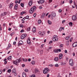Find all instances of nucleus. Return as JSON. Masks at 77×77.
Instances as JSON below:
<instances>
[{"label": "nucleus", "mask_w": 77, "mask_h": 77, "mask_svg": "<svg viewBox=\"0 0 77 77\" xmlns=\"http://www.w3.org/2000/svg\"><path fill=\"white\" fill-rule=\"evenodd\" d=\"M12 59V56H10L8 57L7 58V60H10Z\"/></svg>", "instance_id": "obj_21"}, {"label": "nucleus", "mask_w": 77, "mask_h": 77, "mask_svg": "<svg viewBox=\"0 0 77 77\" xmlns=\"http://www.w3.org/2000/svg\"><path fill=\"white\" fill-rule=\"evenodd\" d=\"M24 32V29H22L20 31V32H21V33H23V32Z\"/></svg>", "instance_id": "obj_38"}, {"label": "nucleus", "mask_w": 77, "mask_h": 77, "mask_svg": "<svg viewBox=\"0 0 77 77\" xmlns=\"http://www.w3.org/2000/svg\"><path fill=\"white\" fill-rule=\"evenodd\" d=\"M48 23L49 24H51V22L50 20H48Z\"/></svg>", "instance_id": "obj_33"}, {"label": "nucleus", "mask_w": 77, "mask_h": 77, "mask_svg": "<svg viewBox=\"0 0 77 77\" xmlns=\"http://www.w3.org/2000/svg\"><path fill=\"white\" fill-rule=\"evenodd\" d=\"M14 9L15 10H17V7L14 6Z\"/></svg>", "instance_id": "obj_44"}, {"label": "nucleus", "mask_w": 77, "mask_h": 77, "mask_svg": "<svg viewBox=\"0 0 77 77\" xmlns=\"http://www.w3.org/2000/svg\"><path fill=\"white\" fill-rule=\"evenodd\" d=\"M19 43L20 44V45H23V41L20 40L19 41Z\"/></svg>", "instance_id": "obj_19"}, {"label": "nucleus", "mask_w": 77, "mask_h": 77, "mask_svg": "<svg viewBox=\"0 0 77 77\" xmlns=\"http://www.w3.org/2000/svg\"><path fill=\"white\" fill-rule=\"evenodd\" d=\"M73 2L72 0H70V2H69V3H70V4H71V3H72Z\"/></svg>", "instance_id": "obj_40"}, {"label": "nucleus", "mask_w": 77, "mask_h": 77, "mask_svg": "<svg viewBox=\"0 0 77 77\" xmlns=\"http://www.w3.org/2000/svg\"><path fill=\"white\" fill-rule=\"evenodd\" d=\"M73 47H77V42H75L72 44Z\"/></svg>", "instance_id": "obj_11"}, {"label": "nucleus", "mask_w": 77, "mask_h": 77, "mask_svg": "<svg viewBox=\"0 0 77 77\" xmlns=\"http://www.w3.org/2000/svg\"><path fill=\"white\" fill-rule=\"evenodd\" d=\"M41 54H42V53H43V51L42 50L41 51Z\"/></svg>", "instance_id": "obj_63"}, {"label": "nucleus", "mask_w": 77, "mask_h": 77, "mask_svg": "<svg viewBox=\"0 0 77 77\" xmlns=\"http://www.w3.org/2000/svg\"><path fill=\"white\" fill-rule=\"evenodd\" d=\"M23 60V62H27V60L26 59H22Z\"/></svg>", "instance_id": "obj_27"}, {"label": "nucleus", "mask_w": 77, "mask_h": 77, "mask_svg": "<svg viewBox=\"0 0 77 77\" xmlns=\"http://www.w3.org/2000/svg\"><path fill=\"white\" fill-rule=\"evenodd\" d=\"M7 72L9 73H11V69H8V70Z\"/></svg>", "instance_id": "obj_29"}, {"label": "nucleus", "mask_w": 77, "mask_h": 77, "mask_svg": "<svg viewBox=\"0 0 77 77\" xmlns=\"http://www.w3.org/2000/svg\"><path fill=\"white\" fill-rule=\"evenodd\" d=\"M60 47H61L62 48H63V45L62 44L60 45Z\"/></svg>", "instance_id": "obj_43"}, {"label": "nucleus", "mask_w": 77, "mask_h": 77, "mask_svg": "<svg viewBox=\"0 0 77 77\" xmlns=\"http://www.w3.org/2000/svg\"><path fill=\"white\" fill-rule=\"evenodd\" d=\"M65 22V20H64L62 21V23L63 24Z\"/></svg>", "instance_id": "obj_57"}, {"label": "nucleus", "mask_w": 77, "mask_h": 77, "mask_svg": "<svg viewBox=\"0 0 77 77\" xmlns=\"http://www.w3.org/2000/svg\"><path fill=\"white\" fill-rule=\"evenodd\" d=\"M20 6L21 7H24V4L21 3L20 4Z\"/></svg>", "instance_id": "obj_35"}, {"label": "nucleus", "mask_w": 77, "mask_h": 77, "mask_svg": "<svg viewBox=\"0 0 77 77\" xmlns=\"http://www.w3.org/2000/svg\"><path fill=\"white\" fill-rule=\"evenodd\" d=\"M54 60L55 61H56V62H57V61H58V57H56L55 58Z\"/></svg>", "instance_id": "obj_24"}, {"label": "nucleus", "mask_w": 77, "mask_h": 77, "mask_svg": "<svg viewBox=\"0 0 77 77\" xmlns=\"http://www.w3.org/2000/svg\"><path fill=\"white\" fill-rule=\"evenodd\" d=\"M52 47H49L48 48L49 50H51L52 48Z\"/></svg>", "instance_id": "obj_61"}, {"label": "nucleus", "mask_w": 77, "mask_h": 77, "mask_svg": "<svg viewBox=\"0 0 77 77\" xmlns=\"http://www.w3.org/2000/svg\"><path fill=\"white\" fill-rule=\"evenodd\" d=\"M66 45H69V42L68 41L66 42Z\"/></svg>", "instance_id": "obj_41"}, {"label": "nucleus", "mask_w": 77, "mask_h": 77, "mask_svg": "<svg viewBox=\"0 0 77 77\" xmlns=\"http://www.w3.org/2000/svg\"><path fill=\"white\" fill-rule=\"evenodd\" d=\"M49 66L52 67L53 66V64H50L49 65Z\"/></svg>", "instance_id": "obj_50"}, {"label": "nucleus", "mask_w": 77, "mask_h": 77, "mask_svg": "<svg viewBox=\"0 0 77 77\" xmlns=\"http://www.w3.org/2000/svg\"><path fill=\"white\" fill-rule=\"evenodd\" d=\"M51 15H52L53 17H56V13L54 12H52V13H51Z\"/></svg>", "instance_id": "obj_16"}, {"label": "nucleus", "mask_w": 77, "mask_h": 77, "mask_svg": "<svg viewBox=\"0 0 77 77\" xmlns=\"http://www.w3.org/2000/svg\"><path fill=\"white\" fill-rule=\"evenodd\" d=\"M45 2V1L44 0H39V1H37V2L38 4H42V3H44Z\"/></svg>", "instance_id": "obj_6"}, {"label": "nucleus", "mask_w": 77, "mask_h": 77, "mask_svg": "<svg viewBox=\"0 0 77 77\" xmlns=\"http://www.w3.org/2000/svg\"><path fill=\"white\" fill-rule=\"evenodd\" d=\"M69 64L71 66H73V65H74V63H73L72 59H70L69 60Z\"/></svg>", "instance_id": "obj_4"}, {"label": "nucleus", "mask_w": 77, "mask_h": 77, "mask_svg": "<svg viewBox=\"0 0 77 77\" xmlns=\"http://www.w3.org/2000/svg\"><path fill=\"white\" fill-rule=\"evenodd\" d=\"M62 28H61L60 27L59 29V31H60V32H61V31H62Z\"/></svg>", "instance_id": "obj_45"}, {"label": "nucleus", "mask_w": 77, "mask_h": 77, "mask_svg": "<svg viewBox=\"0 0 77 77\" xmlns=\"http://www.w3.org/2000/svg\"><path fill=\"white\" fill-rule=\"evenodd\" d=\"M26 37V35L25 34H22L21 36V39H24V38Z\"/></svg>", "instance_id": "obj_8"}, {"label": "nucleus", "mask_w": 77, "mask_h": 77, "mask_svg": "<svg viewBox=\"0 0 77 77\" xmlns=\"http://www.w3.org/2000/svg\"><path fill=\"white\" fill-rule=\"evenodd\" d=\"M12 74H14L15 76L17 75V73L16 72V69H14L12 71Z\"/></svg>", "instance_id": "obj_5"}, {"label": "nucleus", "mask_w": 77, "mask_h": 77, "mask_svg": "<svg viewBox=\"0 0 77 77\" xmlns=\"http://www.w3.org/2000/svg\"><path fill=\"white\" fill-rule=\"evenodd\" d=\"M20 27H22V28H23L24 27V25H23V24H21L20 25Z\"/></svg>", "instance_id": "obj_39"}, {"label": "nucleus", "mask_w": 77, "mask_h": 77, "mask_svg": "<svg viewBox=\"0 0 77 77\" xmlns=\"http://www.w3.org/2000/svg\"><path fill=\"white\" fill-rule=\"evenodd\" d=\"M50 76V74H48L47 75V77H49Z\"/></svg>", "instance_id": "obj_60"}, {"label": "nucleus", "mask_w": 77, "mask_h": 77, "mask_svg": "<svg viewBox=\"0 0 77 77\" xmlns=\"http://www.w3.org/2000/svg\"><path fill=\"white\" fill-rule=\"evenodd\" d=\"M11 47V45L9 44L8 47L6 48V50H8L9 48H10Z\"/></svg>", "instance_id": "obj_20"}, {"label": "nucleus", "mask_w": 77, "mask_h": 77, "mask_svg": "<svg viewBox=\"0 0 77 77\" xmlns=\"http://www.w3.org/2000/svg\"><path fill=\"white\" fill-rule=\"evenodd\" d=\"M63 57V54H61L59 55V59H61Z\"/></svg>", "instance_id": "obj_15"}, {"label": "nucleus", "mask_w": 77, "mask_h": 77, "mask_svg": "<svg viewBox=\"0 0 77 77\" xmlns=\"http://www.w3.org/2000/svg\"><path fill=\"white\" fill-rule=\"evenodd\" d=\"M36 13H35L34 14L33 16L34 17H36Z\"/></svg>", "instance_id": "obj_48"}, {"label": "nucleus", "mask_w": 77, "mask_h": 77, "mask_svg": "<svg viewBox=\"0 0 77 77\" xmlns=\"http://www.w3.org/2000/svg\"><path fill=\"white\" fill-rule=\"evenodd\" d=\"M31 64H32L33 65H35V62L34 61H32L31 63Z\"/></svg>", "instance_id": "obj_28"}, {"label": "nucleus", "mask_w": 77, "mask_h": 77, "mask_svg": "<svg viewBox=\"0 0 77 77\" xmlns=\"http://www.w3.org/2000/svg\"><path fill=\"white\" fill-rule=\"evenodd\" d=\"M13 24V23H9V25L10 26H11V25H12Z\"/></svg>", "instance_id": "obj_51"}, {"label": "nucleus", "mask_w": 77, "mask_h": 77, "mask_svg": "<svg viewBox=\"0 0 77 77\" xmlns=\"http://www.w3.org/2000/svg\"><path fill=\"white\" fill-rule=\"evenodd\" d=\"M29 17V16H26V19H28Z\"/></svg>", "instance_id": "obj_52"}, {"label": "nucleus", "mask_w": 77, "mask_h": 77, "mask_svg": "<svg viewBox=\"0 0 77 77\" xmlns=\"http://www.w3.org/2000/svg\"><path fill=\"white\" fill-rule=\"evenodd\" d=\"M61 65H66V63L61 62Z\"/></svg>", "instance_id": "obj_25"}, {"label": "nucleus", "mask_w": 77, "mask_h": 77, "mask_svg": "<svg viewBox=\"0 0 77 77\" xmlns=\"http://www.w3.org/2000/svg\"><path fill=\"white\" fill-rule=\"evenodd\" d=\"M31 77H35V75L33 74L31 76Z\"/></svg>", "instance_id": "obj_47"}, {"label": "nucleus", "mask_w": 77, "mask_h": 77, "mask_svg": "<svg viewBox=\"0 0 77 77\" xmlns=\"http://www.w3.org/2000/svg\"><path fill=\"white\" fill-rule=\"evenodd\" d=\"M53 41L54 42H56V41H58V37L56 35H55L53 36L52 38Z\"/></svg>", "instance_id": "obj_3"}, {"label": "nucleus", "mask_w": 77, "mask_h": 77, "mask_svg": "<svg viewBox=\"0 0 77 77\" xmlns=\"http://www.w3.org/2000/svg\"><path fill=\"white\" fill-rule=\"evenodd\" d=\"M23 14H23V12L22 11V12H21V13H20V15H23Z\"/></svg>", "instance_id": "obj_58"}, {"label": "nucleus", "mask_w": 77, "mask_h": 77, "mask_svg": "<svg viewBox=\"0 0 77 77\" xmlns=\"http://www.w3.org/2000/svg\"><path fill=\"white\" fill-rule=\"evenodd\" d=\"M53 43V41H51L50 42H49V43H50V44H51V43Z\"/></svg>", "instance_id": "obj_56"}, {"label": "nucleus", "mask_w": 77, "mask_h": 77, "mask_svg": "<svg viewBox=\"0 0 77 77\" xmlns=\"http://www.w3.org/2000/svg\"><path fill=\"white\" fill-rule=\"evenodd\" d=\"M45 14H46V13H43L42 14V16H43V17H45Z\"/></svg>", "instance_id": "obj_46"}, {"label": "nucleus", "mask_w": 77, "mask_h": 77, "mask_svg": "<svg viewBox=\"0 0 77 77\" xmlns=\"http://www.w3.org/2000/svg\"><path fill=\"white\" fill-rule=\"evenodd\" d=\"M33 1L32 0L30 1L28 3V5H29V6H32V4Z\"/></svg>", "instance_id": "obj_9"}, {"label": "nucleus", "mask_w": 77, "mask_h": 77, "mask_svg": "<svg viewBox=\"0 0 77 77\" xmlns=\"http://www.w3.org/2000/svg\"><path fill=\"white\" fill-rule=\"evenodd\" d=\"M13 63L15 65H18V63H17V61L16 60H15L13 62Z\"/></svg>", "instance_id": "obj_26"}, {"label": "nucleus", "mask_w": 77, "mask_h": 77, "mask_svg": "<svg viewBox=\"0 0 77 77\" xmlns=\"http://www.w3.org/2000/svg\"><path fill=\"white\" fill-rule=\"evenodd\" d=\"M25 72H28V70L27 69H25Z\"/></svg>", "instance_id": "obj_49"}, {"label": "nucleus", "mask_w": 77, "mask_h": 77, "mask_svg": "<svg viewBox=\"0 0 77 77\" xmlns=\"http://www.w3.org/2000/svg\"><path fill=\"white\" fill-rule=\"evenodd\" d=\"M55 67H58V66H59V65L58 64H56L55 65Z\"/></svg>", "instance_id": "obj_37"}, {"label": "nucleus", "mask_w": 77, "mask_h": 77, "mask_svg": "<svg viewBox=\"0 0 77 77\" xmlns=\"http://www.w3.org/2000/svg\"><path fill=\"white\" fill-rule=\"evenodd\" d=\"M59 12H60V13L62 12V10H59Z\"/></svg>", "instance_id": "obj_59"}, {"label": "nucleus", "mask_w": 77, "mask_h": 77, "mask_svg": "<svg viewBox=\"0 0 77 77\" xmlns=\"http://www.w3.org/2000/svg\"><path fill=\"white\" fill-rule=\"evenodd\" d=\"M8 30H9V31H10L11 30V28H8Z\"/></svg>", "instance_id": "obj_62"}, {"label": "nucleus", "mask_w": 77, "mask_h": 77, "mask_svg": "<svg viewBox=\"0 0 77 77\" xmlns=\"http://www.w3.org/2000/svg\"><path fill=\"white\" fill-rule=\"evenodd\" d=\"M45 32L44 31H43L42 32V33H41V35H40L42 36H44V35H45Z\"/></svg>", "instance_id": "obj_17"}, {"label": "nucleus", "mask_w": 77, "mask_h": 77, "mask_svg": "<svg viewBox=\"0 0 77 77\" xmlns=\"http://www.w3.org/2000/svg\"><path fill=\"white\" fill-rule=\"evenodd\" d=\"M30 27H29L28 28H27V31L28 32H29V31H30Z\"/></svg>", "instance_id": "obj_31"}, {"label": "nucleus", "mask_w": 77, "mask_h": 77, "mask_svg": "<svg viewBox=\"0 0 77 77\" xmlns=\"http://www.w3.org/2000/svg\"><path fill=\"white\" fill-rule=\"evenodd\" d=\"M36 10V7L35 6H33L30 9V10L29 11V12L30 14H32L34 11H35Z\"/></svg>", "instance_id": "obj_1"}, {"label": "nucleus", "mask_w": 77, "mask_h": 77, "mask_svg": "<svg viewBox=\"0 0 77 77\" xmlns=\"http://www.w3.org/2000/svg\"><path fill=\"white\" fill-rule=\"evenodd\" d=\"M27 42L28 44H31V42H30V40L29 38H28V39L27 40Z\"/></svg>", "instance_id": "obj_13"}, {"label": "nucleus", "mask_w": 77, "mask_h": 77, "mask_svg": "<svg viewBox=\"0 0 77 77\" xmlns=\"http://www.w3.org/2000/svg\"><path fill=\"white\" fill-rule=\"evenodd\" d=\"M38 23L39 24H40L41 23V20H38Z\"/></svg>", "instance_id": "obj_32"}, {"label": "nucleus", "mask_w": 77, "mask_h": 77, "mask_svg": "<svg viewBox=\"0 0 77 77\" xmlns=\"http://www.w3.org/2000/svg\"><path fill=\"white\" fill-rule=\"evenodd\" d=\"M22 76H23V77H26V73H25V72H23V73Z\"/></svg>", "instance_id": "obj_22"}, {"label": "nucleus", "mask_w": 77, "mask_h": 77, "mask_svg": "<svg viewBox=\"0 0 77 77\" xmlns=\"http://www.w3.org/2000/svg\"><path fill=\"white\" fill-rule=\"evenodd\" d=\"M70 38V37L69 36H67L66 37V39L67 40H68V39H69Z\"/></svg>", "instance_id": "obj_34"}, {"label": "nucleus", "mask_w": 77, "mask_h": 77, "mask_svg": "<svg viewBox=\"0 0 77 77\" xmlns=\"http://www.w3.org/2000/svg\"><path fill=\"white\" fill-rule=\"evenodd\" d=\"M25 20H26V17H24L22 20V21H24Z\"/></svg>", "instance_id": "obj_42"}, {"label": "nucleus", "mask_w": 77, "mask_h": 77, "mask_svg": "<svg viewBox=\"0 0 77 77\" xmlns=\"http://www.w3.org/2000/svg\"><path fill=\"white\" fill-rule=\"evenodd\" d=\"M72 20L73 21H75L77 20V17L73 15L72 17Z\"/></svg>", "instance_id": "obj_7"}, {"label": "nucleus", "mask_w": 77, "mask_h": 77, "mask_svg": "<svg viewBox=\"0 0 77 77\" xmlns=\"http://www.w3.org/2000/svg\"><path fill=\"white\" fill-rule=\"evenodd\" d=\"M13 3H10L9 4V6L10 9H11V8H12V6H13Z\"/></svg>", "instance_id": "obj_10"}, {"label": "nucleus", "mask_w": 77, "mask_h": 77, "mask_svg": "<svg viewBox=\"0 0 77 77\" xmlns=\"http://www.w3.org/2000/svg\"><path fill=\"white\" fill-rule=\"evenodd\" d=\"M7 14V13L6 12H4L3 13H2V14H1V16H5V15L6 14Z\"/></svg>", "instance_id": "obj_23"}, {"label": "nucleus", "mask_w": 77, "mask_h": 77, "mask_svg": "<svg viewBox=\"0 0 77 77\" xmlns=\"http://www.w3.org/2000/svg\"><path fill=\"white\" fill-rule=\"evenodd\" d=\"M32 32L34 33H35V32H36V28L35 27H33V28L32 29Z\"/></svg>", "instance_id": "obj_18"}, {"label": "nucleus", "mask_w": 77, "mask_h": 77, "mask_svg": "<svg viewBox=\"0 0 77 77\" xmlns=\"http://www.w3.org/2000/svg\"><path fill=\"white\" fill-rule=\"evenodd\" d=\"M49 71H50V69H49V68L46 67L43 70V72L44 74H47V73L49 72Z\"/></svg>", "instance_id": "obj_2"}, {"label": "nucleus", "mask_w": 77, "mask_h": 77, "mask_svg": "<svg viewBox=\"0 0 77 77\" xmlns=\"http://www.w3.org/2000/svg\"><path fill=\"white\" fill-rule=\"evenodd\" d=\"M22 66H23V67H24V66H25V65L23 64L22 65Z\"/></svg>", "instance_id": "obj_64"}, {"label": "nucleus", "mask_w": 77, "mask_h": 77, "mask_svg": "<svg viewBox=\"0 0 77 77\" xmlns=\"http://www.w3.org/2000/svg\"><path fill=\"white\" fill-rule=\"evenodd\" d=\"M72 38H71L70 39V42H72Z\"/></svg>", "instance_id": "obj_53"}, {"label": "nucleus", "mask_w": 77, "mask_h": 77, "mask_svg": "<svg viewBox=\"0 0 77 77\" xmlns=\"http://www.w3.org/2000/svg\"><path fill=\"white\" fill-rule=\"evenodd\" d=\"M16 44V42H13V45H15V44Z\"/></svg>", "instance_id": "obj_54"}, {"label": "nucleus", "mask_w": 77, "mask_h": 77, "mask_svg": "<svg viewBox=\"0 0 77 77\" xmlns=\"http://www.w3.org/2000/svg\"><path fill=\"white\" fill-rule=\"evenodd\" d=\"M21 58H19V59H17L16 60V61L17 63H19L20 62H21Z\"/></svg>", "instance_id": "obj_12"}, {"label": "nucleus", "mask_w": 77, "mask_h": 77, "mask_svg": "<svg viewBox=\"0 0 77 77\" xmlns=\"http://www.w3.org/2000/svg\"><path fill=\"white\" fill-rule=\"evenodd\" d=\"M34 71L35 73H38V72H39V71L38 69H35Z\"/></svg>", "instance_id": "obj_14"}, {"label": "nucleus", "mask_w": 77, "mask_h": 77, "mask_svg": "<svg viewBox=\"0 0 77 77\" xmlns=\"http://www.w3.org/2000/svg\"><path fill=\"white\" fill-rule=\"evenodd\" d=\"M42 33V32H38V34H39V35H41V33Z\"/></svg>", "instance_id": "obj_55"}, {"label": "nucleus", "mask_w": 77, "mask_h": 77, "mask_svg": "<svg viewBox=\"0 0 77 77\" xmlns=\"http://www.w3.org/2000/svg\"><path fill=\"white\" fill-rule=\"evenodd\" d=\"M54 52L55 53H58V50L57 49H55L54 50Z\"/></svg>", "instance_id": "obj_30"}, {"label": "nucleus", "mask_w": 77, "mask_h": 77, "mask_svg": "<svg viewBox=\"0 0 77 77\" xmlns=\"http://www.w3.org/2000/svg\"><path fill=\"white\" fill-rule=\"evenodd\" d=\"M69 25L70 26H72V22H70L69 23Z\"/></svg>", "instance_id": "obj_36"}]
</instances>
